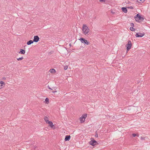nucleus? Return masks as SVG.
Wrapping results in <instances>:
<instances>
[{
  "instance_id": "f257e3e1",
  "label": "nucleus",
  "mask_w": 150,
  "mask_h": 150,
  "mask_svg": "<svg viewBox=\"0 0 150 150\" xmlns=\"http://www.w3.org/2000/svg\"><path fill=\"white\" fill-rule=\"evenodd\" d=\"M134 19L136 21H138L139 22L143 21L144 18L141 17L139 14H137L135 17Z\"/></svg>"
},
{
  "instance_id": "f03ea898",
  "label": "nucleus",
  "mask_w": 150,
  "mask_h": 150,
  "mask_svg": "<svg viewBox=\"0 0 150 150\" xmlns=\"http://www.w3.org/2000/svg\"><path fill=\"white\" fill-rule=\"evenodd\" d=\"M89 29L86 25L83 24L82 27V30L83 33L86 35L89 32Z\"/></svg>"
},
{
  "instance_id": "7ed1b4c3",
  "label": "nucleus",
  "mask_w": 150,
  "mask_h": 150,
  "mask_svg": "<svg viewBox=\"0 0 150 150\" xmlns=\"http://www.w3.org/2000/svg\"><path fill=\"white\" fill-rule=\"evenodd\" d=\"M87 116V114L86 113H85L82 115V116L79 118L80 123H83L84 122Z\"/></svg>"
},
{
  "instance_id": "20e7f679",
  "label": "nucleus",
  "mask_w": 150,
  "mask_h": 150,
  "mask_svg": "<svg viewBox=\"0 0 150 150\" xmlns=\"http://www.w3.org/2000/svg\"><path fill=\"white\" fill-rule=\"evenodd\" d=\"M132 42L130 40L128 41V43L126 45L127 47V52L132 47Z\"/></svg>"
},
{
  "instance_id": "39448f33",
  "label": "nucleus",
  "mask_w": 150,
  "mask_h": 150,
  "mask_svg": "<svg viewBox=\"0 0 150 150\" xmlns=\"http://www.w3.org/2000/svg\"><path fill=\"white\" fill-rule=\"evenodd\" d=\"M48 89L50 90L49 91L50 92H52L53 93L57 92V91H56V87H53L51 85L50 86H48Z\"/></svg>"
},
{
  "instance_id": "423d86ee",
  "label": "nucleus",
  "mask_w": 150,
  "mask_h": 150,
  "mask_svg": "<svg viewBox=\"0 0 150 150\" xmlns=\"http://www.w3.org/2000/svg\"><path fill=\"white\" fill-rule=\"evenodd\" d=\"M89 144L92 146H94L98 144L97 141L93 139L88 142Z\"/></svg>"
},
{
  "instance_id": "0eeeda50",
  "label": "nucleus",
  "mask_w": 150,
  "mask_h": 150,
  "mask_svg": "<svg viewBox=\"0 0 150 150\" xmlns=\"http://www.w3.org/2000/svg\"><path fill=\"white\" fill-rule=\"evenodd\" d=\"M82 43H84L87 45L89 44V42H88L87 40H86L85 38H81L79 39Z\"/></svg>"
},
{
  "instance_id": "6e6552de",
  "label": "nucleus",
  "mask_w": 150,
  "mask_h": 150,
  "mask_svg": "<svg viewBox=\"0 0 150 150\" xmlns=\"http://www.w3.org/2000/svg\"><path fill=\"white\" fill-rule=\"evenodd\" d=\"M47 124H48L49 125V126L53 129H54L56 128L55 125L53 124L52 122L50 121Z\"/></svg>"
},
{
  "instance_id": "1a4fd4ad",
  "label": "nucleus",
  "mask_w": 150,
  "mask_h": 150,
  "mask_svg": "<svg viewBox=\"0 0 150 150\" xmlns=\"http://www.w3.org/2000/svg\"><path fill=\"white\" fill-rule=\"evenodd\" d=\"M144 33H137L135 35V36L137 37H142L144 35Z\"/></svg>"
},
{
  "instance_id": "9d476101",
  "label": "nucleus",
  "mask_w": 150,
  "mask_h": 150,
  "mask_svg": "<svg viewBox=\"0 0 150 150\" xmlns=\"http://www.w3.org/2000/svg\"><path fill=\"white\" fill-rule=\"evenodd\" d=\"M39 39L40 38L38 36H34L33 41L34 42H37L39 40Z\"/></svg>"
},
{
  "instance_id": "9b49d317",
  "label": "nucleus",
  "mask_w": 150,
  "mask_h": 150,
  "mask_svg": "<svg viewBox=\"0 0 150 150\" xmlns=\"http://www.w3.org/2000/svg\"><path fill=\"white\" fill-rule=\"evenodd\" d=\"M44 103L46 105H48L49 103V99L48 98H46L43 101Z\"/></svg>"
},
{
  "instance_id": "f8f14e48",
  "label": "nucleus",
  "mask_w": 150,
  "mask_h": 150,
  "mask_svg": "<svg viewBox=\"0 0 150 150\" xmlns=\"http://www.w3.org/2000/svg\"><path fill=\"white\" fill-rule=\"evenodd\" d=\"M44 119L45 122L46 124H47V123H48L50 121L49 120V118L47 116L44 117Z\"/></svg>"
},
{
  "instance_id": "ddd939ff",
  "label": "nucleus",
  "mask_w": 150,
  "mask_h": 150,
  "mask_svg": "<svg viewBox=\"0 0 150 150\" xmlns=\"http://www.w3.org/2000/svg\"><path fill=\"white\" fill-rule=\"evenodd\" d=\"M71 137L70 135H67L66 136L65 138L64 139L65 141H69Z\"/></svg>"
},
{
  "instance_id": "4468645a",
  "label": "nucleus",
  "mask_w": 150,
  "mask_h": 150,
  "mask_svg": "<svg viewBox=\"0 0 150 150\" xmlns=\"http://www.w3.org/2000/svg\"><path fill=\"white\" fill-rule=\"evenodd\" d=\"M122 11L125 13H126L127 12V9L126 7H122L121 8Z\"/></svg>"
},
{
  "instance_id": "2eb2a0df",
  "label": "nucleus",
  "mask_w": 150,
  "mask_h": 150,
  "mask_svg": "<svg viewBox=\"0 0 150 150\" xmlns=\"http://www.w3.org/2000/svg\"><path fill=\"white\" fill-rule=\"evenodd\" d=\"M25 53V50H23L22 49H20V51L19 52V53L21 54H24Z\"/></svg>"
},
{
  "instance_id": "dca6fc26",
  "label": "nucleus",
  "mask_w": 150,
  "mask_h": 150,
  "mask_svg": "<svg viewBox=\"0 0 150 150\" xmlns=\"http://www.w3.org/2000/svg\"><path fill=\"white\" fill-rule=\"evenodd\" d=\"M33 42L34 41L33 40H30L27 42V44L28 45H30L31 44L33 43Z\"/></svg>"
},
{
  "instance_id": "f3484780",
  "label": "nucleus",
  "mask_w": 150,
  "mask_h": 150,
  "mask_svg": "<svg viewBox=\"0 0 150 150\" xmlns=\"http://www.w3.org/2000/svg\"><path fill=\"white\" fill-rule=\"evenodd\" d=\"M50 71L51 73H55L56 72V71L55 69H50Z\"/></svg>"
},
{
  "instance_id": "a211bd4d",
  "label": "nucleus",
  "mask_w": 150,
  "mask_h": 150,
  "mask_svg": "<svg viewBox=\"0 0 150 150\" xmlns=\"http://www.w3.org/2000/svg\"><path fill=\"white\" fill-rule=\"evenodd\" d=\"M130 30L132 31H134L135 30V29L133 27H130Z\"/></svg>"
},
{
  "instance_id": "6ab92c4d",
  "label": "nucleus",
  "mask_w": 150,
  "mask_h": 150,
  "mask_svg": "<svg viewBox=\"0 0 150 150\" xmlns=\"http://www.w3.org/2000/svg\"><path fill=\"white\" fill-rule=\"evenodd\" d=\"M23 59V57H20L19 58H18L17 59V60L18 61L19 60H22V59Z\"/></svg>"
},
{
  "instance_id": "aec40b11",
  "label": "nucleus",
  "mask_w": 150,
  "mask_h": 150,
  "mask_svg": "<svg viewBox=\"0 0 150 150\" xmlns=\"http://www.w3.org/2000/svg\"><path fill=\"white\" fill-rule=\"evenodd\" d=\"M68 68V67L67 66H64V69L65 70H67Z\"/></svg>"
},
{
  "instance_id": "412c9836",
  "label": "nucleus",
  "mask_w": 150,
  "mask_h": 150,
  "mask_svg": "<svg viewBox=\"0 0 150 150\" xmlns=\"http://www.w3.org/2000/svg\"><path fill=\"white\" fill-rule=\"evenodd\" d=\"M127 8H130V9H133V7L132 6H128L127 7Z\"/></svg>"
},
{
  "instance_id": "4be33fe9",
  "label": "nucleus",
  "mask_w": 150,
  "mask_h": 150,
  "mask_svg": "<svg viewBox=\"0 0 150 150\" xmlns=\"http://www.w3.org/2000/svg\"><path fill=\"white\" fill-rule=\"evenodd\" d=\"M107 0H100V2H103L105 3V2Z\"/></svg>"
},
{
  "instance_id": "5701e85b",
  "label": "nucleus",
  "mask_w": 150,
  "mask_h": 150,
  "mask_svg": "<svg viewBox=\"0 0 150 150\" xmlns=\"http://www.w3.org/2000/svg\"><path fill=\"white\" fill-rule=\"evenodd\" d=\"M0 83H1V84H4V82L3 81H0Z\"/></svg>"
},
{
  "instance_id": "b1692460",
  "label": "nucleus",
  "mask_w": 150,
  "mask_h": 150,
  "mask_svg": "<svg viewBox=\"0 0 150 150\" xmlns=\"http://www.w3.org/2000/svg\"><path fill=\"white\" fill-rule=\"evenodd\" d=\"M130 25L132 26V27H133V26H134V24L133 23H131L130 24Z\"/></svg>"
},
{
  "instance_id": "393cba45",
  "label": "nucleus",
  "mask_w": 150,
  "mask_h": 150,
  "mask_svg": "<svg viewBox=\"0 0 150 150\" xmlns=\"http://www.w3.org/2000/svg\"><path fill=\"white\" fill-rule=\"evenodd\" d=\"M132 135L133 137H135L136 136V134H133Z\"/></svg>"
},
{
  "instance_id": "a878e982",
  "label": "nucleus",
  "mask_w": 150,
  "mask_h": 150,
  "mask_svg": "<svg viewBox=\"0 0 150 150\" xmlns=\"http://www.w3.org/2000/svg\"><path fill=\"white\" fill-rule=\"evenodd\" d=\"M3 87V85H0V89L2 88Z\"/></svg>"
},
{
  "instance_id": "bb28decb",
  "label": "nucleus",
  "mask_w": 150,
  "mask_h": 150,
  "mask_svg": "<svg viewBox=\"0 0 150 150\" xmlns=\"http://www.w3.org/2000/svg\"><path fill=\"white\" fill-rule=\"evenodd\" d=\"M139 1L142 3H143L145 1V0H139Z\"/></svg>"
},
{
  "instance_id": "cd10ccee",
  "label": "nucleus",
  "mask_w": 150,
  "mask_h": 150,
  "mask_svg": "<svg viewBox=\"0 0 150 150\" xmlns=\"http://www.w3.org/2000/svg\"><path fill=\"white\" fill-rule=\"evenodd\" d=\"M6 79V78H4V79Z\"/></svg>"
}]
</instances>
